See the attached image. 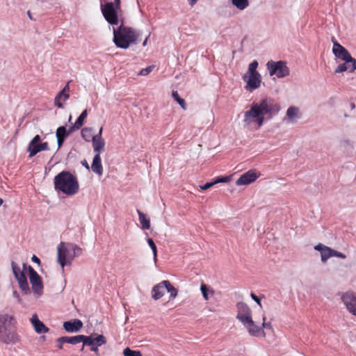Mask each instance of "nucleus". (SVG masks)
<instances>
[{
	"mask_svg": "<svg viewBox=\"0 0 356 356\" xmlns=\"http://www.w3.org/2000/svg\"><path fill=\"white\" fill-rule=\"evenodd\" d=\"M280 105L270 97L252 102L243 112V124L248 129L258 130L266 120H270L280 111Z\"/></svg>",
	"mask_w": 356,
	"mask_h": 356,
	"instance_id": "obj_1",
	"label": "nucleus"
},
{
	"mask_svg": "<svg viewBox=\"0 0 356 356\" xmlns=\"http://www.w3.org/2000/svg\"><path fill=\"white\" fill-rule=\"evenodd\" d=\"M19 341L15 318L6 313H0V343L14 344Z\"/></svg>",
	"mask_w": 356,
	"mask_h": 356,
	"instance_id": "obj_2",
	"label": "nucleus"
},
{
	"mask_svg": "<svg viewBox=\"0 0 356 356\" xmlns=\"http://www.w3.org/2000/svg\"><path fill=\"white\" fill-rule=\"evenodd\" d=\"M333 43L332 53L336 58L344 61L339 64L334 70L335 74H340L344 72L353 73L356 70V59L353 58L348 51L341 45L334 37L332 38Z\"/></svg>",
	"mask_w": 356,
	"mask_h": 356,
	"instance_id": "obj_3",
	"label": "nucleus"
},
{
	"mask_svg": "<svg viewBox=\"0 0 356 356\" xmlns=\"http://www.w3.org/2000/svg\"><path fill=\"white\" fill-rule=\"evenodd\" d=\"M54 188L67 196L76 194L79 189L77 178L67 171H63L58 174L54 179Z\"/></svg>",
	"mask_w": 356,
	"mask_h": 356,
	"instance_id": "obj_4",
	"label": "nucleus"
},
{
	"mask_svg": "<svg viewBox=\"0 0 356 356\" xmlns=\"http://www.w3.org/2000/svg\"><path fill=\"white\" fill-rule=\"evenodd\" d=\"M113 42L121 49H127L131 44H136L140 34L132 28L122 25L116 29L113 28Z\"/></svg>",
	"mask_w": 356,
	"mask_h": 356,
	"instance_id": "obj_5",
	"label": "nucleus"
},
{
	"mask_svg": "<svg viewBox=\"0 0 356 356\" xmlns=\"http://www.w3.org/2000/svg\"><path fill=\"white\" fill-rule=\"evenodd\" d=\"M81 254L82 249L74 243L61 242L57 246V261L63 269Z\"/></svg>",
	"mask_w": 356,
	"mask_h": 356,
	"instance_id": "obj_6",
	"label": "nucleus"
},
{
	"mask_svg": "<svg viewBox=\"0 0 356 356\" xmlns=\"http://www.w3.org/2000/svg\"><path fill=\"white\" fill-rule=\"evenodd\" d=\"M236 318L242 323L250 335H257L261 331V328L253 321L250 308L244 302H239L236 304Z\"/></svg>",
	"mask_w": 356,
	"mask_h": 356,
	"instance_id": "obj_7",
	"label": "nucleus"
},
{
	"mask_svg": "<svg viewBox=\"0 0 356 356\" xmlns=\"http://www.w3.org/2000/svg\"><path fill=\"white\" fill-rule=\"evenodd\" d=\"M259 63L253 60L248 65L247 72L243 76V80L245 82V89L250 92L258 89L261 84V75L257 70Z\"/></svg>",
	"mask_w": 356,
	"mask_h": 356,
	"instance_id": "obj_8",
	"label": "nucleus"
},
{
	"mask_svg": "<svg viewBox=\"0 0 356 356\" xmlns=\"http://www.w3.org/2000/svg\"><path fill=\"white\" fill-rule=\"evenodd\" d=\"M11 268L19 289L24 294L29 295L31 293V289L25 275V272L28 270L29 266L26 264H23L21 268L17 263L12 261Z\"/></svg>",
	"mask_w": 356,
	"mask_h": 356,
	"instance_id": "obj_9",
	"label": "nucleus"
},
{
	"mask_svg": "<svg viewBox=\"0 0 356 356\" xmlns=\"http://www.w3.org/2000/svg\"><path fill=\"white\" fill-rule=\"evenodd\" d=\"M28 271L29 282L31 285V291H32L36 298H39L42 296L44 289L42 277L31 266H29Z\"/></svg>",
	"mask_w": 356,
	"mask_h": 356,
	"instance_id": "obj_10",
	"label": "nucleus"
},
{
	"mask_svg": "<svg viewBox=\"0 0 356 356\" xmlns=\"http://www.w3.org/2000/svg\"><path fill=\"white\" fill-rule=\"evenodd\" d=\"M266 68L270 76L275 75L277 78H284L289 74V69L286 63L282 60H269L266 63Z\"/></svg>",
	"mask_w": 356,
	"mask_h": 356,
	"instance_id": "obj_11",
	"label": "nucleus"
},
{
	"mask_svg": "<svg viewBox=\"0 0 356 356\" xmlns=\"http://www.w3.org/2000/svg\"><path fill=\"white\" fill-rule=\"evenodd\" d=\"M71 342H82L86 346H102L106 343V338L102 334H91L90 336L77 335Z\"/></svg>",
	"mask_w": 356,
	"mask_h": 356,
	"instance_id": "obj_12",
	"label": "nucleus"
},
{
	"mask_svg": "<svg viewBox=\"0 0 356 356\" xmlns=\"http://www.w3.org/2000/svg\"><path fill=\"white\" fill-rule=\"evenodd\" d=\"M314 250L320 252L321 261L325 263L330 258L336 257L343 259L346 258V254L342 252H338L326 246L322 243H318L314 246Z\"/></svg>",
	"mask_w": 356,
	"mask_h": 356,
	"instance_id": "obj_13",
	"label": "nucleus"
},
{
	"mask_svg": "<svg viewBox=\"0 0 356 356\" xmlns=\"http://www.w3.org/2000/svg\"><path fill=\"white\" fill-rule=\"evenodd\" d=\"M102 14L106 20L111 24H118V11L120 8H116V5L112 2H108L104 6H101Z\"/></svg>",
	"mask_w": 356,
	"mask_h": 356,
	"instance_id": "obj_14",
	"label": "nucleus"
},
{
	"mask_svg": "<svg viewBox=\"0 0 356 356\" xmlns=\"http://www.w3.org/2000/svg\"><path fill=\"white\" fill-rule=\"evenodd\" d=\"M339 149L346 156H353L356 152V143L350 138H343L339 143Z\"/></svg>",
	"mask_w": 356,
	"mask_h": 356,
	"instance_id": "obj_15",
	"label": "nucleus"
},
{
	"mask_svg": "<svg viewBox=\"0 0 356 356\" xmlns=\"http://www.w3.org/2000/svg\"><path fill=\"white\" fill-rule=\"evenodd\" d=\"M261 176V173L255 169H252L240 176L236 181L237 186H246L253 183Z\"/></svg>",
	"mask_w": 356,
	"mask_h": 356,
	"instance_id": "obj_16",
	"label": "nucleus"
},
{
	"mask_svg": "<svg viewBox=\"0 0 356 356\" xmlns=\"http://www.w3.org/2000/svg\"><path fill=\"white\" fill-rule=\"evenodd\" d=\"M302 118L300 109L298 106H291L286 112L284 120L289 124H295Z\"/></svg>",
	"mask_w": 356,
	"mask_h": 356,
	"instance_id": "obj_17",
	"label": "nucleus"
},
{
	"mask_svg": "<svg viewBox=\"0 0 356 356\" xmlns=\"http://www.w3.org/2000/svg\"><path fill=\"white\" fill-rule=\"evenodd\" d=\"M342 300L347 309L356 316V296L352 293H346L343 296Z\"/></svg>",
	"mask_w": 356,
	"mask_h": 356,
	"instance_id": "obj_18",
	"label": "nucleus"
},
{
	"mask_svg": "<svg viewBox=\"0 0 356 356\" xmlns=\"http://www.w3.org/2000/svg\"><path fill=\"white\" fill-rule=\"evenodd\" d=\"M73 131L74 127H71L68 130H67L64 126L59 127L57 129L56 136L57 138L58 149L60 148L64 143L65 138H67Z\"/></svg>",
	"mask_w": 356,
	"mask_h": 356,
	"instance_id": "obj_19",
	"label": "nucleus"
},
{
	"mask_svg": "<svg viewBox=\"0 0 356 356\" xmlns=\"http://www.w3.org/2000/svg\"><path fill=\"white\" fill-rule=\"evenodd\" d=\"M40 142L41 138L39 135L35 136L30 141L27 147V151L29 153V157H33L38 153L40 152Z\"/></svg>",
	"mask_w": 356,
	"mask_h": 356,
	"instance_id": "obj_20",
	"label": "nucleus"
},
{
	"mask_svg": "<svg viewBox=\"0 0 356 356\" xmlns=\"http://www.w3.org/2000/svg\"><path fill=\"white\" fill-rule=\"evenodd\" d=\"M69 83L63 88V89L56 96L54 104L58 108H63V102H65L70 97Z\"/></svg>",
	"mask_w": 356,
	"mask_h": 356,
	"instance_id": "obj_21",
	"label": "nucleus"
},
{
	"mask_svg": "<svg viewBox=\"0 0 356 356\" xmlns=\"http://www.w3.org/2000/svg\"><path fill=\"white\" fill-rule=\"evenodd\" d=\"M83 327V323L79 319L66 321L63 323L64 329L68 332H76Z\"/></svg>",
	"mask_w": 356,
	"mask_h": 356,
	"instance_id": "obj_22",
	"label": "nucleus"
},
{
	"mask_svg": "<svg viewBox=\"0 0 356 356\" xmlns=\"http://www.w3.org/2000/svg\"><path fill=\"white\" fill-rule=\"evenodd\" d=\"M31 323L34 327L35 331L38 333H47L49 332V328L39 320L37 314H33L31 318Z\"/></svg>",
	"mask_w": 356,
	"mask_h": 356,
	"instance_id": "obj_23",
	"label": "nucleus"
},
{
	"mask_svg": "<svg viewBox=\"0 0 356 356\" xmlns=\"http://www.w3.org/2000/svg\"><path fill=\"white\" fill-rule=\"evenodd\" d=\"M165 293V286L162 282L156 284L152 290V297L154 300H157L162 298Z\"/></svg>",
	"mask_w": 356,
	"mask_h": 356,
	"instance_id": "obj_24",
	"label": "nucleus"
},
{
	"mask_svg": "<svg viewBox=\"0 0 356 356\" xmlns=\"http://www.w3.org/2000/svg\"><path fill=\"white\" fill-rule=\"evenodd\" d=\"M93 151L95 154L100 155L104 151L105 141L103 138L92 137Z\"/></svg>",
	"mask_w": 356,
	"mask_h": 356,
	"instance_id": "obj_25",
	"label": "nucleus"
},
{
	"mask_svg": "<svg viewBox=\"0 0 356 356\" xmlns=\"http://www.w3.org/2000/svg\"><path fill=\"white\" fill-rule=\"evenodd\" d=\"M91 169L95 173L97 174L99 176H101L103 174V167L102 165L100 155L95 154L91 165Z\"/></svg>",
	"mask_w": 356,
	"mask_h": 356,
	"instance_id": "obj_26",
	"label": "nucleus"
},
{
	"mask_svg": "<svg viewBox=\"0 0 356 356\" xmlns=\"http://www.w3.org/2000/svg\"><path fill=\"white\" fill-rule=\"evenodd\" d=\"M200 291L202 293V297L204 300H209L210 298H211L215 293L214 290L209 286L202 284L200 285Z\"/></svg>",
	"mask_w": 356,
	"mask_h": 356,
	"instance_id": "obj_27",
	"label": "nucleus"
},
{
	"mask_svg": "<svg viewBox=\"0 0 356 356\" xmlns=\"http://www.w3.org/2000/svg\"><path fill=\"white\" fill-rule=\"evenodd\" d=\"M139 217V221L143 229H149L150 228V220L147 218L146 215L140 211H137Z\"/></svg>",
	"mask_w": 356,
	"mask_h": 356,
	"instance_id": "obj_28",
	"label": "nucleus"
},
{
	"mask_svg": "<svg viewBox=\"0 0 356 356\" xmlns=\"http://www.w3.org/2000/svg\"><path fill=\"white\" fill-rule=\"evenodd\" d=\"M75 337H76V336H74V337H60L58 339H57L56 340V343H57V346H58V348L59 349H62L63 348V344L64 343H67V344H76V343H79V342H71L70 340H72L73 339H75Z\"/></svg>",
	"mask_w": 356,
	"mask_h": 356,
	"instance_id": "obj_29",
	"label": "nucleus"
},
{
	"mask_svg": "<svg viewBox=\"0 0 356 356\" xmlns=\"http://www.w3.org/2000/svg\"><path fill=\"white\" fill-rule=\"evenodd\" d=\"M162 284L165 286V291L170 293V298H175L177 296V290L170 284L168 280L162 281Z\"/></svg>",
	"mask_w": 356,
	"mask_h": 356,
	"instance_id": "obj_30",
	"label": "nucleus"
},
{
	"mask_svg": "<svg viewBox=\"0 0 356 356\" xmlns=\"http://www.w3.org/2000/svg\"><path fill=\"white\" fill-rule=\"evenodd\" d=\"M232 3L240 10H243L249 6L248 0H232Z\"/></svg>",
	"mask_w": 356,
	"mask_h": 356,
	"instance_id": "obj_31",
	"label": "nucleus"
},
{
	"mask_svg": "<svg viewBox=\"0 0 356 356\" xmlns=\"http://www.w3.org/2000/svg\"><path fill=\"white\" fill-rule=\"evenodd\" d=\"M266 316L264 315L263 317H262V323L261 325H258L259 327L261 328V331L259 332L257 335H250L251 337H259V336H261L263 337H264L266 336V334H265V332L264 331V328H270L271 326H270V323H266Z\"/></svg>",
	"mask_w": 356,
	"mask_h": 356,
	"instance_id": "obj_32",
	"label": "nucleus"
},
{
	"mask_svg": "<svg viewBox=\"0 0 356 356\" xmlns=\"http://www.w3.org/2000/svg\"><path fill=\"white\" fill-rule=\"evenodd\" d=\"M87 115V110L83 111L82 113L80 115V116L77 118L74 126L72 127H74V129H79L83 125V121L86 118Z\"/></svg>",
	"mask_w": 356,
	"mask_h": 356,
	"instance_id": "obj_33",
	"label": "nucleus"
},
{
	"mask_svg": "<svg viewBox=\"0 0 356 356\" xmlns=\"http://www.w3.org/2000/svg\"><path fill=\"white\" fill-rule=\"evenodd\" d=\"M92 128L85 127L81 130V136L86 141L92 140V137L94 136L92 135Z\"/></svg>",
	"mask_w": 356,
	"mask_h": 356,
	"instance_id": "obj_34",
	"label": "nucleus"
},
{
	"mask_svg": "<svg viewBox=\"0 0 356 356\" xmlns=\"http://www.w3.org/2000/svg\"><path fill=\"white\" fill-rule=\"evenodd\" d=\"M172 97L173 99L183 108L184 109H186V103L184 99H181L177 91H173L172 92Z\"/></svg>",
	"mask_w": 356,
	"mask_h": 356,
	"instance_id": "obj_35",
	"label": "nucleus"
},
{
	"mask_svg": "<svg viewBox=\"0 0 356 356\" xmlns=\"http://www.w3.org/2000/svg\"><path fill=\"white\" fill-rule=\"evenodd\" d=\"M123 355L125 356H143L139 350H134L129 348H126L123 350Z\"/></svg>",
	"mask_w": 356,
	"mask_h": 356,
	"instance_id": "obj_36",
	"label": "nucleus"
},
{
	"mask_svg": "<svg viewBox=\"0 0 356 356\" xmlns=\"http://www.w3.org/2000/svg\"><path fill=\"white\" fill-rule=\"evenodd\" d=\"M147 241L153 252L154 260H156V256H157L156 246L154 241L152 238H148Z\"/></svg>",
	"mask_w": 356,
	"mask_h": 356,
	"instance_id": "obj_37",
	"label": "nucleus"
},
{
	"mask_svg": "<svg viewBox=\"0 0 356 356\" xmlns=\"http://www.w3.org/2000/svg\"><path fill=\"white\" fill-rule=\"evenodd\" d=\"M154 67L153 65H151L143 68L140 71L139 74L141 76H147L153 70Z\"/></svg>",
	"mask_w": 356,
	"mask_h": 356,
	"instance_id": "obj_38",
	"label": "nucleus"
},
{
	"mask_svg": "<svg viewBox=\"0 0 356 356\" xmlns=\"http://www.w3.org/2000/svg\"><path fill=\"white\" fill-rule=\"evenodd\" d=\"M232 179L231 176H227L223 177H218L214 181V184H218V183H227L229 182Z\"/></svg>",
	"mask_w": 356,
	"mask_h": 356,
	"instance_id": "obj_39",
	"label": "nucleus"
},
{
	"mask_svg": "<svg viewBox=\"0 0 356 356\" xmlns=\"http://www.w3.org/2000/svg\"><path fill=\"white\" fill-rule=\"evenodd\" d=\"M213 185H215L214 184V181H212V182H208L207 184H205L204 185H202V186H200V188L202 189V190H207L209 189V188H211V186H213Z\"/></svg>",
	"mask_w": 356,
	"mask_h": 356,
	"instance_id": "obj_40",
	"label": "nucleus"
},
{
	"mask_svg": "<svg viewBox=\"0 0 356 356\" xmlns=\"http://www.w3.org/2000/svg\"><path fill=\"white\" fill-rule=\"evenodd\" d=\"M251 298L261 307V300L258 296H257L254 293H252L250 294Z\"/></svg>",
	"mask_w": 356,
	"mask_h": 356,
	"instance_id": "obj_41",
	"label": "nucleus"
},
{
	"mask_svg": "<svg viewBox=\"0 0 356 356\" xmlns=\"http://www.w3.org/2000/svg\"><path fill=\"white\" fill-rule=\"evenodd\" d=\"M40 152L48 150L49 149V145L47 142L45 143H40Z\"/></svg>",
	"mask_w": 356,
	"mask_h": 356,
	"instance_id": "obj_42",
	"label": "nucleus"
},
{
	"mask_svg": "<svg viewBox=\"0 0 356 356\" xmlns=\"http://www.w3.org/2000/svg\"><path fill=\"white\" fill-rule=\"evenodd\" d=\"M102 131H103V127H101L99 131V133L94 136L93 138H102Z\"/></svg>",
	"mask_w": 356,
	"mask_h": 356,
	"instance_id": "obj_43",
	"label": "nucleus"
},
{
	"mask_svg": "<svg viewBox=\"0 0 356 356\" xmlns=\"http://www.w3.org/2000/svg\"><path fill=\"white\" fill-rule=\"evenodd\" d=\"M13 296L18 300V301L20 302L22 301L21 298L19 297V295L17 291H13Z\"/></svg>",
	"mask_w": 356,
	"mask_h": 356,
	"instance_id": "obj_44",
	"label": "nucleus"
},
{
	"mask_svg": "<svg viewBox=\"0 0 356 356\" xmlns=\"http://www.w3.org/2000/svg\"><path fill=\"white\" fill-rule=\"evenodd\" d=\"M90 347V350L95 353H98V347L99 346H89Z\"/></svg>",
	"mask_w": 356,
	"mask_h": 356,
	"instance_id": "obj_45",
	"label": "nucleus"
},
{
	"mask_svg": "<svg viewBox=\"0 0 356 356\" xmlns=\"http://www.w3.org/2000/svg\"><path fill=\"white\" fill-rule=\"evenodd\" d=\"M32 261L37 263V264H40V260L38 257H37L35 255H33L32 257Z\"/></svg>",
	"mask_w": 356,
	"mask_h": 356,
	"instance_id": "obj_46",
	"label": "nucleus"
},
{
	"mask_svg": "<svg viewBox=\"0 0 356 356\" xmlns=\"http://www.w3.org/2000/svg\"><path fill=\"white\" fill-rule=\"evenodd\" d=\"M114 5H116V8H120V0H114Z\"/></svg>",
	"mask_w": 356,
	"mask_h": 356,
	"instance_id": "obj_47",
	"label": "nucleus"
},
{
	"mask_svg": "<svg viewBox=\"0 0 356 356\" xmlns=\"http://www.w3.org/2000/svg\"><path fill=\"white\" fill-rule=\"evenodd\" d=\"M189 5L193 6L197 1V0H188Z\"/></svg>",
	"mask_w": 356,
	"mask_h": 356,
	"instance_id": "obj_48",
	"label": "nucleus"
},
{
	"mask_svg": "<svg viewBox=\"0 0 356 356\" xmlns=\"http://www.w3.org/2000/svg\"><path fill=\"white\" fill-rule=\"evenodd\" d=\"M82 164L87 168V169H89V165L88 164V163L86 162V161H83L82 162Z\"/></svg>",
	"mask_w": 356,
	"mask_h": 356,
	"instance_id": "obj_49",
	"label": "nucleus"
},
{
	"mask_svg": "<svg viewBox=\"0 0 356 356\" xmlns=\"http://www.w3.org/2000/svg\"><path fill=\"white\" fill-rule=\"evenodd\" d=\"M147 40H148V37H147L146 39L145 40V41L143 42V46H146L147 45Z\"/></svg>",
	"mask_w": 356,
	"mask_h": 356,
	"instance_id": "obj_50",
	"label": "nucleus"
},
{
	"mask_svg": "<svg viewBox=\"0 0 356 356\" xmlns=\"http://www.w3.org/2000/svg\"><path fill=\"white\" fill-rule=\"evenodd\" d=\"M350 107H351L352 109H354L355 108V104L354 103H351L350 104Z\"/></svg>",
	"mask_w": 356,
	"mask_h": 356,
	"instance_id": "obj_51",
	"label": "nucleus"
},
{
	"mask_svg": "<svg viewBox=\"0 0 356 356\" xmlns=\"http://www.w3.org/2000/svg\"><path fill=\"white\" fill-rule=\"evenodd\" d=\"M27 14H28L29 17H30V19H31V16L30 11H28V12H27Z\"/></svg>",
	"mask_w": 356,
	"mask_h": 356,
	"instance_id": "obj_52",
	"label": "nucleus"
},
{
	"mask_svg": "<svg viewBox=\"0 0 356 356\" xmlns=\"http://www.w3.org/2000/svg\"><path fill=\"white\" fill-rule=\"evenodd\" d=\"M3 204V200L1 198H0V207Z\"/></svg>",
	"mask_w": 356,
	"mask_h": 356,
	"instance_id": "obj_53",
	"label": "nucleus"
},
{
	"mask_svg": "<svg viewBox=\"0 0 356 356\" xmlns=\"http://www.w3.org/2000/svg\"><path fill=\"white\" fill-rule=\"evenodd\" d=\"M84 346H85V345H83L82 348H81V350H83V348H84Z\"/></svg>",
	"mask_w": 356,
	"mask_h": 356,
	"instance_id": "obj_54",
	"label": "nucleus"
}]
</instances>
